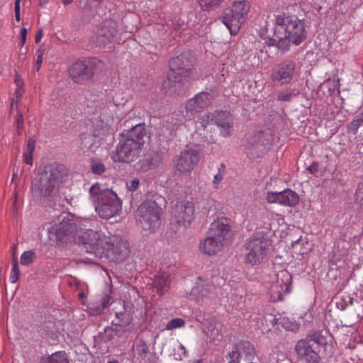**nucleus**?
<instances>
[{"instance_id":"4468645a","label":"nucleus","mask_w":363,"mask_h":363,"mask_svg":"<svg viewBox=\"0 0 363 363\" xmlns=\"http://www.w3.org/2000/svg\"><path fill=\"white\" fill-rule=\"evenodd\" d=\"M255 356L253 345L249 341L242 340L234 345L233 350L226 355V359L228 363H249Z\"/></svg>"},{"instance_id":"9b49d317","label":"nucleus","mask_w":363,"mask_h":363,"mask_svg":"<svg viewBox=\"0 0 363 363\" xmlns=\"http://www.w3.org/2000/svg\"><path fill=\"white\" fill-rule=\"evenodd\" d=\"M201 124L204 129L209 124H215L220 130V135L228 138L232 135L233 118L228 111H216L203 116L201 118Z\"/></svg>"},{"instance_id":"79ce46f5","label":"nucleus","mask_w":363,"mask_h":363,"mask_svg":"<svg viewBox=\"0 0 363 363\" xmlns=\"http://www.w3.org/2000/svg\"><path fill=\"white\" fill-rule=\"evenodd\" d=\"M272 217V215L269 213H267L265 216H263V227H259L256 230H258L259 229H262L264 231L266 230V228L269 225L270 226V231L272 230V223H271V218Z\"/></svg>"},{"instance_id":"5fc2aeb1","label":"nucleus","mask_w":363,"mask_h":363,"mask_svg":"<svg viewBox=\"0 0 363 363\" xmlns=\"http://www.w3.org/2000/svg\"><path fill=\"white\" fill-rule=\"evenodd\" d=\"M16 123H17V127L19 129L20 127L23 123V114L21 113H17V118H16Z\"/></svg>"},{"instance_id":"680f3d73","label":"nucleus","mask_w":363,"mask_h":363,"mask_svg":"<svg viewBox=\"0 0 363 363\" xmlns=\"http://www.w3.org/2000/svg\"><path fill=\"white\" fill-rule=\"evenodd\" d=\"M13 104H14V100L13 99L12 103H11V107H12V108H13Z\"/></svg>"},{"instance_id":"a878e982","label":"nucleus","mask_w":363,"mask_h":363,"mask_svg":"<svg viewBox=\"0 0 363 363\" xmlns=\"http://www.w3.org/2000/svg\"><path fill=\"white\" fill-rule=\"evenodd\" d=\"M171 275L167 272H160L155 276L152 285L157 293L162 296L169 289L171 284Z\"/></svg>"},{"instance_id":"a211bd4d","label":"nucleus","mask_w":363,"mask_h":363,"mask_svg":"<svg viewBox=\"0 0 363 363\" xmlns=\"http://www.w3.org/2000/svg\"><path fill=\"white\" fill-rule=\"evenodd\" d=\"M292 277L286 270L277 274V280L271 287L272 298L274 301L284 300L283 293L289 294L291 291Z\"/></svg>"},{"instance_id":"39448f33","label":"nucleus","mask_w":363,"mask_h":363,"mask_svg":"<svg viewBox=\"0 0 363 363\" xmlns=\"http://www.w3.org/2000/svg\"><path fill=\"white\" fill-rule=\"evenodd\" d=\"M269 233L270 226L268 225L265 231L259 229L246 240L244 245V259L246 264L255 267L268 260L272 245Z\"/></svg>"},{"instance_id":"f3484780","label":"nucleus","mask_w":363,"mask_h":363,"mask_svg":"<svg viewBox=\"0 0 363 363\" xmlns=\"http://www.w3.org/2000/svg\"><path fill=\"white\" fill-rule=\"evenodd\" d=\"M295 351L299 359L304 363H320V351L316 348L315 342L308 341L307 339L300 340L296 344Z\"/></svg>"},{"instance_id":"4d7b16f0","label":"nucleus","mask_w":363,"mask_h":363,"mask_svg":"<svg viewBox=\"0 0 363 363\" xmlns=\"http://www.w3.org/2000/svg\"><path fill=\"white\" fill-rule=\"evenodd\" d=\"M73 0H62V2L64 5H69L70 4Z\"/></svg>"},{"instance_id":"c03bdc74","label":"nucleus","mask_w":363,"mask_h":363,"mask_svg":"<svg viewBox=\"0 0 363 363\" xmlns=\"http://www.w3.org/2000/svg\"><path fill=\"white\" fill-rule=\"evenodd\" d=\"M43 54H44V50L41 48L38 49L36 52L37 60L35 62V69L37 71H38L40 68L41 64L43 62Z\"/></svg>"},{"instance_id":"a19ab883","label":"nucleus","mask_w":363,"mask_h":363,"mask_svg":"<svg viewBox=\"0 0 363 363\" xmlns=\"http://www.w3.org/2000/svg\"><path fill=\"white\" fill-rule=\"evenodd\" d=\"M221 167V169H219V172L214 176L213 177V184L215 186V188H218V184L219 183L221 182V180L223 179V176H224V169H225V165L223 164H222L220 165Z\"/></svg>"},{"instance_id":"e433bc0d","label":"nucleus","mask_w":363,"mask_h":363,"mask_svg":"<svg viewBox=\"0 0 363 363\" xmlns=\"http://www.w3.org/2000/svg\"><path fill=\"white\" fill-rule=\"evenodd\" d=\"M35 253L31 251H26L21 256V263L23 265H28L33 262Z\"/></svg>"},{"instance_id":"2eb2a0df","label":"nucleus","mask_w":363,"mask_h":363,"mask_svg":"<svg viewBox=\"0 0 363 363\" xmlns=\"http://www.w3.org/2000/svg\"><path fill=\"white\" fill-rule=\"evenodd\" d=\"M296 74V63L291 60H286L274 67L271 72L272 82L281 84H289Z\"/></svg>"},{"instance_id":"ddd939ff","label":"nucleus","mask_w":363,"mask_h":363,"mask_svg":"<svg viewBox=\"0 0 363 363\" xmlns=\"http://www.w3.org/2000/svg\"><path fill=\"white\" fill-rule=\"evenodd\" d=\"M200 154L197 149L186 147L174 160L176 169L181 174H189L198 164Z\"/></svg>"},{"instance_id":"603ef678","label":"nucleus","mask_w":363,"mask_h":363,"mask_svg":"<svg viewBox=\"0 0 363 363\" xmlns=\"http://www.w3.org/2000/svg\"><path fill=\"white\" fill-rule=\"evenodd\" d=\"M172 26H173L174 30L181 29L184 26V21H182V23H180V21L177 20L172 21Z\"/></svg>"},{"instance_id":"393cba45","label":"nucleus","mask_w":363,"mask_h":363,"mask_svg":"<svg viewBox=\"0 0 363 363\" xmlns=\"http://www.w3.org/2000/svg\"><path fill=\"white\" fill-rule=\"evenodd\" d=\"M113 123V118L106 115H101L98 118H95L92 121L93 135L102 137L109 134Z\"/></svg>"},{"instance_id":"49530a36","label":"nucleus","mask_w":363,"mask_h":363,"mask_svg":"<svg viewBox=\"0 0 363 363\" xmlns=\"http://www.w3.org/2000/svg\"><path fill=\"white\" fill-rule=\"evenodd\" d=\"M140 182L138 179H133L129 183H127V187L129 191H133L136 190L139 186Z\"/></svg>"},{"instance_id":"3c124183","label":"nucleus","mask_w":363,"mask_h":363,"mask_svg":"<svg viewBox=\"0 0 363 363\" xmlns=\"http://www.w3.org/2000/svg\"><path fill=\"white\" fill-rule=\"evenodd\" d=\"M308 171L311 174H315L318 170V164L317 162H313L308 168Z\"/></svg>"},{"instance_id":"473e14b6","label":"nucleus","mask_w":363,"mask_h":363,"mask_svg":"<svg viewBox=\"0 0 363 363\" xmlns=\"http://www.w3.org/2000/svg\"><path fill=\"white\" fill-rule=\"evenodd\" d=\"M185 321L181 318H175L169 320L165 327V330H172L177 328H183L185 326Z\"/></svg>"},{"instance_id":"13d9d810","label":"nucleus","mask_w":363,"mask_h":363,"mask_svg":"<svg viewBox=\"0 0 363 363\" xmlns=\"http://www.w3.org/2000/svg\"><path fill=\"white\" fill-rule=\"evenodd\" d=\"M20 1H21V0H16V1H15V6H16V5H17V4H18V7H21V6H20Z\"/></svg>"},{"instance_id":"4c0bfd02","label":"nucleus","mask_w":363,"mask_h":363,"mask_svg":"<svg viewBox=\"0 0 363 363\" xmlns=\"http://www.w3.org/2000/svg\"><path fill=\"white\" fill-rule=\"evenodd\" d=\"M91 169L94 174L100 175L105 172L106 168L103 163L100 162L92 161L91 164Z\"/></svg>"},{"instance_id":"20e7f679","label":"nucleus","mask_w":363,"mask_h":363,"mask_svg":"<svg viewBox=\"0 0 363 363\" xmlns=\"http://www.w3.org/2000/svg\"><path fill=\"white\" fill-rule=\"evenodd\" d=\"M121 135L123 138L117 145L111 158L115 162H133L139 158L143 151L146 136L145 124L139 123L130 130H124Z\"/></svg>"},{"instance_id":"b1692460","label":"nucleus","mask_w":363,"mask_h":363,"mask_svg":"<svg viewBox=\"0 0 363 363\" xmlns=\"http://www.w3.org/2000/svg\"><path fill=\"white\" fill-rule=\"evenodd\" d=\"M213 289L214 286L211 284L199 281L191 289L189 294L190 298L201 304L206 303Z\"/></svg>"},{"instance_id":"72a5a7b5","label":"nucleus","mask_w":363,"mask_h":363,"mask_svg":"<svg viewBox=\"0 0 363 363\" xmlns=\"http://www.w3.org/2000/svg\"><path fill=\"white\" fill-rule=\"evenodd\" d=\"M203 10H211L216 8L223 0H198Z\"/></svg>"},{"instance_id":"de8ad7c7","label":"nucleus","mask_w":363,"mask_h":363,"mask_svg":"<svg viewBox=\"0 0 363 363\" xmlns=\"http://www.w3.org/2000/svg\"><path fill=\"white\" fill-rule=\"evenodd\" d=\"M35 147V141L33 139H29L27 143L26 151L27 152L33 153Z\"/></svg>"},{"instance_id":"6ab92c4d","label":"nucleus","mask_w":363,"mask_h":363,"mask_svg":"<svg viewBox=\"0 0 363 363\" xmlns=\"http://www.w3.org/2000/svg\"><path fill=\"white\" fill-rule=\"evenodd\" d=\"M265 199L269 203H277L281 206L294 207L299 201L298 194L290 189L281 191H267Z\"/></svg>"},{"instance_id":"0eeeda50","label":"nucleus","mask_w":363,"mask_h":363,"mask_svg":"<svg viewBox=\"0 0 363 363\" xmlns=\"http://www.w3.org/2000/svg\"><path fill=\"white\" fill-rule=\"evenodd\" d=\"M68 177V169L62 164L52 163L45 166L39 179L32 182V191L36 196H48L64 183Z\"/></svg>"},{"instance_id":"dca6fc26","label":"nucleus","mask_w":363,"mask_h":363,"mask_svg":"<svg viewBox=\"0 0 363 363\" xmlns=\"http://www.w3.org/2000/svg\"><path fill=\"white\" fill-rule=\"evenodd\" d=\"M195 207L191 201L178 203L172 211V222L187 228L194 218Z\"/></svg>"},{"instance_id":"7ed1b4c3","label":"nucleus","mask_w":363,"mask_h":363,"mask_svg":"<svg viewBox=\"0 0 363 363\" xmlns=\"http://www.w3.org/2000/svg\"><path fill=\"white\" fill-rule=\"evenodd\" d=\"M91 226V220L88 218L63 219L50 228L49 233L53 235L57 244L75 242L82 245V250L86 252V242H89V233L94 232L87 227Z\"/></svg>"},{"instance_id":"4be33fe9","label":"nucleus","mask_w":363,"mask_h":363,"mask_svg":"<svg viewBox=\"0 0 363 363\" xmlns=\"http://www.w3.org/2000/svg\"><path fill=\"white\" fill-rule=\"evenodd\" d=\"M213 100V96L208 92H200L190 99L186 104V111L194 115L202 112L208 107Z\"/></svg>"},{"instance_id":"cd10ccee","label":"nucleus","mask_w":363,"mask_h":363,"mask_svg":"<svg viewBox=\"0 0 363 363\" xmlns=\"http://www.w3.org/2000/svg\"><path fill=\"white\" fill-rule=\"evenodd\" d=\"M336 298V306L337 308L344 311L349 306H353L354 300L350 296L349 294H343L342 295L337 296Z\"/></svg>"},{"instance_id":"052dcab7","label":"nucleus","mask_w":363,"mask_h":363,"mask_svg":"<svg viewBox=\"0 0 363 363\" xmlns=\"http://www.w3.org/2000/svg\"><path fill=\"white\" fill-rule=\"evenodd\" d=\"M108 363H118L117 361L108 362Z\"/></svg>"},{"instance_id":"7c9ffc66","label":"nucleus","mask_w":363,"mask_h":363,"mask_svg":"<svg viewBox=\"0 0 363 363\" xmlns=\"http://www.w3.org/2000/svg\"><path fill=\"white\" fill-rule=\"evenodd\" d=\"M308 341L315 342L316 348L320 350V347L326 344V338L319 332H315L308 335Z\"/></svg>"},{"instance_id":"f8f14e48","label":"nucleus","mask_w":363,"mask_h":363,"mask_svg":"<svg viewBox=\"0 0 363 363\" xmlns=\"http://www.w3.org/2000/svg\"><path fill=\"white\" fill-rule=\"evenodd\" d=\"M169 72L167 74V80L172 83L180 82L182 79L191 76L192 64L186 54L183 53L169 61Z\"/></svg>"},{"instance_id":"423d86ee","label":"nucleus","mask_w":363,"mask_h":363,"mask_svg":"<svg viewBox=\"0 0 363 363\" xmlns=\"http://www.w3.org/2000/svg\"><path fill=\"white\" fill-rule=\"evenodd\" d=\"M90 197L95 203V210L104 219H110L119 214L122 201L118 195L104 185L96 183L89 190Z\"/></svg>"},{"instance_id":"bf43d9fd","label":"nucleus","mask_w":363,"mask_h":363,"mask_svg":"<svg viewBox=\"0 0 363 363\" xmlns=\"http://www.w3.org/2000/svg\"><path fill=\"white\" fill-rule=\"evenodd\" d=\"M359 118L362 121V122L363 123V109H362V111L360 113Z\"/></svg>"},{"instance_id":"864d4df0","label":"nucleus","mask_w":363,"mask_h":363,"mask_svg":"<svg viewBox=\"0 0 363 363\" xmlns=\"http://www.w3.org/2000/svg\"><path fill=\"white\" fill-rule=\"evenodd\" d=\"M43 35V30L42 28H40L38 30V33L35 35V42L36 43H39L42 39Z\"/></svg>"},{"instance_id":"a18cd8bd","label":"nucleus","mask_w":363,"mask_h":363,"mask_svg":"<svg viewBox=\"0 0 363 363\" xmlns=\"http://www.w3.org/2000/svg\"><path fill=\"white\" fill-rule=\"evenodd\" d=\"M355 201L359 204H363V185L358 186L355 194Z\"/></svg>"},{"instance_id":"2f4dec72","label":"nucleus","mask_w":363,"mask_h":363,"mask_svg":"<svg viewBox=\"0 0 363 363\" xmlns=\"http://www.w3.org/2000/svg\"><path fill=\"white\" fill-rule=\"evenodd\" d=\"M203 330L207 336L213 339L220 335L218 330L216 328V321L214 320H211L207 323V324L203 326Z\"/></svg>"},{"instance_id":"09e8293b","label":"nucleus","mask_w":363,"mask_h":363,"mask_svg":"<svg viewBox=\"0 0 363 363\" xmlns=\"http://www.w3.org/2000/svg\"><path fill=\"white\" fill-rule=\"evenodd\" d=\"M33 154L32 152H26L23 154L24 161L27 164L32 165L33 164Z\"/></svg>"},{"instance_id":"5701e85b","label":"nucleus","mask_w":363,"mask_h":363,"mask_svg":"<svg viewBox=\"0 0 363 363\" xmlns=\"http://www.w3.org/2000/svg\"><path fill=\"white\" fill-rule=\"evenodd\" d=\"M116 23L112 20L105 21L100 28L96 37V43L102 46L111 41L116 33Z\"/></svg>"},{"instance_id":"1a4fd4ad","label":"nucleus","mask_w":363,"mask_h":363,"mask_svg":"<svg viewBox=\"0 0 363 363\" xmlns=\"http://www.w3.org/2000/svg\"><path fill=\"white\" fill-rule=\"evenodd\" d=\"M104 68V62L97 58L84 59L74 62L69 69V74L75 83L85 84Z\"/></svg>"},{"instance_id":"f704fd0d","label":"nucleus","mask_w":363,"mask_h":363,"mask_svg":"<svg viewBox=\"0 0 363 363\" xmlns=\"http://www.w3.org/2000/svg\"><path fill=\"white\" fill-rule=\"evenodd\" d=\"M14 82L16 85V89L15 91V94L16 96V101H18V98L21 97L22 94H23V85L24 82L23 80L18 76L16 75L14 78Z\"/></svg>"},{"instance_id":"6e6552de","label":"nucleus","mask_w":363,"mask_h":363,"mask_svg":"<svg viewBox=\"0 0 363 363\" xmlns=\"http://www.w3.org/2000/svg\"><path fill=\"white\" fill-rule=\"evenodd\" d=\"M161 209L154 201L141 203L135 213L138 226L149 233H155L160 226Z\"/></svg>"},{"instance_id":"c85d7f7f","label":"nucleus","mask_w":363,"mask_h":363,"mask_svg":"<svg viewBox=\"0 0 363 363\" xmlns=\"http://www.w3.org/2000/svg\"><path fill=\"white\" fill-rule=\"evenodd\" d=\"M42 363H69L65 352H56L43 359Z\"/></svg>"},{"instance_id":"e2e57ef3","label":"nucleus","mask_w":363,"mask_h":363,"mask_svg":"<svg viewBox=\"0 0 363 363\" xmlns=\"http://www.w3.org/2000/svg\"><path fill=\"white\" fill-rule=\"evenodd\" d=\"M146 350H147V348H145V349H143V352L144 353H145V352H146Z\"/></svg>"},{"instance_id":"aec40b11","label":"nucleus","mask_w":363,"mask_h":363,"mask_svg":"<svg viewBox=\"0 0 363 363\" xmlns=\"http://www.w3.org/2000/svg\"><path fill=\"white\" fill-rule=\"evenodd\" d=\"M231 220L226 217H218L210 225L208 233L225 244L231 238Z\"/></svg>"},{"instance_id":"c9c22d12","label":"nucleus","mask_w":363,"mask_h":363,"mask_svg":"<svg viewBox=\"0 0 363 363\" xmlns=\"http://www.w3.org/2000/svg\"><path fill=\"white\" fill-rule=\"evenodd\" d=\"M295 96V91L288 89L284 91L279 92L277 96V99L279 101H289Z\"/></svg>"},{"instance_id":"f257e3e1","label":"nucleus","mask_w":363,"mask_h":363,"mask_svg":"<svg viewBox=\"0 0 363 363\" xmlns=\"http://www.w3.org/2000/svg\"><path fill=\"white\" fill-rule=\"evenodd\" d=\"M273 26V35L268 37L265 43L276 45L282 53L289 50L291 45H299L306 38L305 23L295 16L275 15Z\"/></svg>"},{"instance_id":"37998d69","label":"nucleus","mask_w":363,"mask_h":363,"mask_svg":"<svg viewBox=\"0 0 363 363\" xmlns=\"http://www.w3.org/2000/svg\"><path fill=\"white\" fill-rule=\"evenodd\" d=\"M111 299V289H108V291L105 293L103 296V297L101 298V306L102 307L104 308L106 307H107L109 303H110V301Z\"/></svg>"},{"instance_id":"58836bf2","label":"nucleus","mask_w":363,"mask_h":363,"mask_svg":"<svg viewBox=\"0 0 363 363\" xmlns=\"http://www.w3.org/2000/svg\"><path fill=\"white\" fill-rule=\"evenodd\" d=\"M19 279V268L17 261L13 263L12 269L10 274V281L11 283H16Z\"/></svg>"},{"instance_id":"c756f323","label":"nucleus","mask_w":363,"mask_h":363,"mask_svg":"<svg viewBox=\"0 0 363 363\" xmlns=\"http://www.w3.org/2000/svg\"><path fill=\"white\" fill-rule=\"evenodd\" d=\"M159 164V159L158 157L156 158L146 159L140 160L138 162L139 169L141 172H147L150 169L155 168Z\"/></svg>"},{"instance_id":"8fccbe9b","label":"nucleus","mask_w":363,"mask_h":363,"mask_svg":"<svg viewBox=\"0 0 363 363\" xmlns=\"http://www.w3.org/2000/svg\"><path fill=\"white\" fill-rule=\"evenodd\" d=\"M27 32L28 30L25 28H22L21 30V43L22 45L26 42Z\"/></svg>"},{"instance_id":"9d476101","label":"nucleus","mask_w":363,"mask_h":363,"mask_svg":"<svg viewBox=\"0 0 363 363\" xmlns=\"http://www.w3.org/2000/svg\"><path fill=\"white\" fill-rule=\"evenodd\" d=\"M250 8V4L242 0L234 1L230 8L225 10L223 22L229 29L231 35L238 33L247 18Z\"/></svg>"},{"instance_id":"bb28decb","label":"nucleus","mask_w":363,"mask_h":363,"mask_svg":"<svg viewBox=\"0 0 363 363\" xmlns=\"http://www.w3.org/2000/svg\"><path fill=\"white\" fill-rule=\"evenodd\" d=\"M271 323L273 326L280 324L284 329L289 331H295L298 328V325L296 322L291 321L286 317L274 318Z\"/></svg>"},{"instance_id":"f03ea898","label":"nucleus","mask_w":363,"mask_h":363,"mask_svg":"<svg viewBox=\"0 0 363 363\" xmlns=\"http://www.w3.org/2000/svg\"><path fill=\"white\" fill-rule=\"evenodd\" d=\"M89 242H86V252L95 257H104L110 261L119 262L123 261L129 255L128 243L116 238L105 235L101 232L89 233Z\"/></svg>"},{"instance_id":"412c9836","label":"nucleus","mask_w":363,"mask_h":363,"mask_svg":"<svg viewBox=\"0 0 363 363\" xmlns=\"http://www.w3.org/2000/svg\"><path fill=\"white\" fill-rule=\"evenodd\" d=\"M225 244L207 232L206 236L201 239L198 249L203 255L215 256L223 251Z\"/></svg>"},{"instance_id":"6e6d98bb","label":"nucleus","mask_w":363,"mask_h":363,"mask_svg":"<svg viewBox=\"0 0 363 363\" xmlns=\"http://www.w3.org/2000/svg\"><path fill=\"white\" fill-rule=\"evenodd\" d=\"M21 7H18V5L17 4L16 6H15V18L17 21H19L21 20Z\"/></svg>"},{"instance_id":"ea45409f","label":"nucleus","mask_w":363,"mask_h":363,"mask_svg":"<svg viewBox=\"0 0 363 363\" xmlns=\"http://www.w3.org/2000/svg\"><path fill=\"white\" fill-rule=\"evenodd\" d=\"M361 123L362 122L360 118L352 120L347 125L348 132L354 135L357 134Z\"/></svg>"}]
</instances>
